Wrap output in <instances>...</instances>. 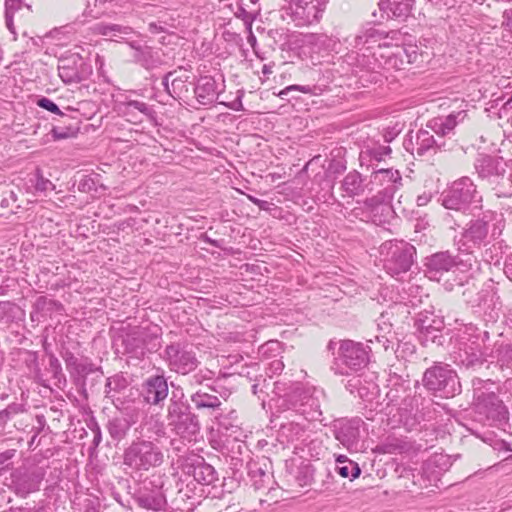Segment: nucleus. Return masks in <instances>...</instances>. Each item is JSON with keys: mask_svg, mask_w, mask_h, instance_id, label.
<instances>
[{"mask_svg": "<svg viewBox=\"0 0 512 512\" xmlns=\"http://www.w3.org/2000/svg\"><path fill=\"white\" fill-rule=\"evenodd\" d=\"M13 18H14V14H11V13H5V23H6V27L8 28V30L16 35V31H15V27H14V22H13Z\"/></svg>", "mask_w": 512, "mask_h": 512, "instance_id": "46", "label": "nucleus"}, {"mask_svg": "<svg viewBox=\"0 0 512 512\" xmlns=\"http://www.w3.org/2000/svg\"><path fill=\"white\" fill-rule=\"evenodd\" d=\"M376 339L378 342L382 343V346L385 350H387L389 348L390 340L386 336H384V335H382L381 337L377 336Z\"/></svg>", "mask_w": 512, "mask_h": 512, "instance_id": "51", "label": "nucleus"}, {"mask_svg": "<svg viewBox=\"0 0 512 512\" xmlns=\"http://www.w3.org/2000/svg\"><path fill=\"white\" fill-rule=\"evenodd\" d=\"M475 169L481 178H490L502 175L505 172V163L502 159L481 155L476 159Z\"/></svg>", "mask_w": 512, "mask_h": 512, "instance_id": "22", "label": "nucleus"}, {"mask_svg": "<svg viewBox=\"0 0 512 512\" xmlns=\"http://www.w3.org/2000/svg\"><path fill=\"white\" fill-rule=\"evenodd\" d=\"M195 94L201 104L212 102L217 95V84L211 76L201 77L195 87Z\"/></svg>", "mask_w": 512, "mask_h": 512, "instance_id": "23", "label": "nucleus"}, {"mask_svg": "<svg viewBox=\"0 0 512 512\" xmlns=\"http://www.w3.org/2000/svg\"><path fill=\"white\" fill-rule=\"evenodd\" d=\"M379 253L387 273L399 276L411 268L416 250L407 242L393 240L382 243Z\"/></svg>", "mask_w": 512, "mask_h": 512, "instance_id": "1", "label": "nucleus"}, {"mask_svg": "<svg viewBox=\"0 0 512 512\" xmlns=\"http://www.w3.org/2000/svg\"><path fill=\"white\" fill-rule=\"evenodd\" d=\"M253 41H255V37H254V36H251V37H250V42H253Z\"/></svg>", "mask_w": 512, "mask_h": 512, "instance_id": "60", "label": "nucleus"}, {"mask_svg": "<svg viewBox=\"0 0 512 512\" xmlns=\"http://www.w3.org/2000/svg\"><path fill=\"white\" fill-rule=\"evenodd\" d=\"M145 402L158 405L168 396V384L164 376L155 375L147 378L142 385Z\"/></svg>", "mask_w": 512, "mask_h": 512, "instance_id": "17", "label": "nucleus"}, {"mask_svg": "<svg viewBox=\"0 0 512 512\" xmlns=\"http://www.w3.org/2000/svg\"><path fill=\"white\" fill-rule=\"evenodd\" d=\"M430 199H431V196L429 194L419 195L417 197V205L424 206L430 201Z\"/></svg>", "mask_w": 512, "mask_h": 512, "instance_id": "50", "label": "nucleus"}, {"mask_svg": "<svg viewBox=\"0 0 512 512\" xmlns=\"http://www.w3.org/2000/svg\"><path fill=\"white\" fill-rule=\"evenodd\" d=\"M20 7V0H5V13L14 14Z\"/></svg>", "mask_w": 512, "mask_h": 512, "instance_id": "44", "label": "nucleus"}, {"mask_svg": "<svg viewBox=\"0 0 512 512\" xmlns=\"http://www.w3.org/2000/svg\"><path fill=\"white\" fill-rule=\"evenodd\" d=\"M259 0H250L251 3L256 4Z\"/></svg>", "mask_w": 512, "mask_h": 512, "instance_id": "59", "label": "nucleus"}, {"mask_svg": "<svg viewBox=\"0 0 512 512\" xmlns=\"http://www.w3.org/2000/svg\"><path fill=\"white\" fill-rule=\"evenodd\" d=\"M380 10L384 11L388 18L406 17L411 10L409 0H381L379 2Z\"/></svg>", "mask_w": 512, "mask_h": 512, "instance_id": "27", "label": "nucleus"}, {"mask_svg": "<svg viewBox=\"0 0 512 512\" xmlns=\"http://www.w3.org/2000/svg\"><path fill=\"white\" fill-rule=\"evenodd\" d=\"M35 189L40 192L54 190L55 185L48 179L44 178L40 173L36 174Z\"/></svg>", "mask_w": 512, "mask_h": 512, "instance_id": "38", "label": "nucleus"}, {"mask_svg": "<svg viewBox=\"0 0 512 512\" xmlns=\"http://www.w3.org/2000/svg\"><path fill=\"white\" fill-rule=\"evenodd\" d=\"M137 504L151 511H160L166 506V498L159 485H153L151 482L144 483L136 496Z\"/></svg>", "mask_w": 512, "mask_h": 512, "instance_id": "15", "label": "nucleus"}, {"mask_svg": "<svg viewBox=\"0 0 512 512\" xmlns=\"http://www.w3.org/2000/svg\"><path fill=\"white\" fill-rule=\"evenodd\" d=\"M466 116L467 114L463 110L453 112L444 118L431 120L429 127L436 135L444 137L452 133L454 128L465 120Z\"/></svg>", "mask_w": 512, "mask_h": 512, "instance_id": "21", "label": "nucleus"}, {"mask_svg": "<svg viewBox=\"0 0 512 512\" xmlns=\"http://www.w3.org/2000/svg\"><path fill=\"white\" fill-rule=\"evenodd\" d=\"M194 478L203 485H210L217 480V474L211 465L200 464L194 468Z\"/></svg>", "mask_w": 512, "mask_h": 512, "instance_id": "34", "label": "nucleus"}, {"mask_svg": "<svg viewBox=\"0 0 512 512\" xmlns=\"http://www.w3.org/2000/svg\"><path fill=\"white\" fill-rule=\"evenodd\" d=\"M253 41H255V37H254V36H251V37H250V42H253Z\"/></svg>", "mask_w": 512, "mask_h": 512, "instance_id": "61", "label": "nucleus"}, {"mask_svg": "<svg viewBox=\"0 0 512 512\" xmlns=\"http://www.w3.org/2000/svg\"><path fill=\"white\" fill-rule=\"evenodd\" d=\"M279 343L277 341H271V342H268L267 344H265L264 346H262V349H272L273 346H278Z\"/></svg>", "mask_w": 512, "mask_h": 512, "instance_id": "54", "label": "nucleus"}, {"mask_svg": "<svg viewBox=\"0 0 512 512\" xmlns=\"http://www.w3.org/2000/svg\"><path fill=\"white\" fill-rule=\"evenodd\" d=\"M305 432V426L299 422L290 421L283 423L279 429V436L287 442H293L300 439Z\"/></svg>", "mask_w": 512, "mask_h": 512, "instance_id": "29", "label": "nucleus"}, {"mask_svg": "<svg viewBox=\"0 0 512 512\" xmlns=\"http://www.w3.org/2000/svg\"><path fill=\"white\" fill-rule=\"evenodd\" d=\"M306 43H310V44H317V43H322L325 41V36L323 35H316V34H310V35H306L305 36V40H304Z\"/></svg>", "mask_w": 512, "mask_h": 512, "instance_id": "45", "label": "nucleus"}, {"mask_svg": "<svg viewBox=\"0 0 512 512\" xmlns=\"http://www.w3.org/2000/svg\"><path fill=\"white\" fill-rule=\"evenodd\" d=\"M163 462V453L150 441L132 443L125 451L124 464L133 470L148 471Z\"/></svg>", "mask_w": 512, "mask_h": 512, "instance_id": "3", "label": "nucleus"}, {"mask_svg": "<svg viewBox=\"0 0 512 512\" xmlns=\"http://www.w3.org/2000/svg\"><path fill=\"white\" fill-rule=\"evenodd\" d=\"M95 31L103 36L110 38H123L131 33V29L127 26H121L118 24H97Z\"/></svg>", "mask_w": 512, "mask_h": 512, "instance_id": "31", "label": "nucleus"}, {"mask_svg": "<svg viewBox=\"0 0 512 512\" xmlns=\"http://www.w3.org/2000/svg\"><path fill=\"white\" fill-rule=\"evenodd\" d=\"M37 105L47 111H50L57 115H63L62 111L59 109V107L49 98L42 97L37 101Z\"/></svg>", "mask_w": 512, "mask_h": 512, "instance_id": "39", "label": "nucleus"}, {"mask_svg": "<svg viewBox=\"0 0 512 512\" xmlns=\"http://www.w3.org/2000/svg\"><path fill=\"white\" fill-rule=\"evenodd\" d=\"M168 424L173 426L177 434L183 438H190L199 430L196 416L191 414L189 407L180 401H173L168 406Z\"/></svg>", "mask_w": 512, "mask_h": 512, "instance_id": "6", "label": "nucleus"}, {"mask_svg": "<svg viewBox=\"0 0 512 512\" xmlns=\"http://www.w3.org/2000/svg\"><path fill=\"white\" fill-rule=\"evenodd\" d=\"M257 15V11H246L244 8L240 7L236 12V16L241 18L246 24L250 25L255 20Z\"/></svg>", "mask_w": 512, "mask_h": 512, "instance_id": "41", "label": "nucleus"}, {"mask_svg": "<svg viewBox=\"0 0 512 512\" xmlns=\"http://www.w3.org/2000/svg\"><path fill=\"white\" fill-rule=\"evenodd\" d=\"M504 272L507 275V277L512 280V254L508 257L505 266H504Z\"/></svg>", "mask_w": 512, "mask_h": 512, "instance_id": "49", "label": "nucleus"}, {"mask_svg": "<svg viewBox=\"0 0 512 512\" xmlns=\"http://www.w3.org/2000/svg\"><path fill=\"white\" fill-rule=\"evenodd\" d=\"M284 369V363L280 359H275L269 363L268 372L270 376L279 374Z\"/></svg>", "mask_w": 512, "mask_h": 512, "instance_id": "42", "label": "nucleus"}, {"mask_svg": "<svg viewBox=\"0 0 512 512\" xmlns=\"http://www.w3.org/2000/svg\"><path fill=\"white\" fill-rule=\"evenodd\" d=\"M188 78L189 77L186 74L177 76L176 71L169 72L163 79V85L169 95L173 98H180L182 94L188 91L186 84Z\"/></svg>", "mask_w": 512, "mask_h": 512, "instance_id": "24", "label": "nucleus"}, {"mask_svg": "<svg viewBox=\"0 0 512 512\" xmlns=\"http://www.w3.org/2000/svg\"><path fill=\"white\" fill-rule=\"evenodd\" d=\"M512 102V96L507 100V102L504 104V106L509 105Z\"/></svg>", "mask_w": 512, "mask_h": 512, "instance_id": "56", "label": "nucleus"}, {"mask_svg": "<svg viewBox=\"0 0 512 512\" xmlns=\"http://www.w3.org/2000/svg\"><path fill=\"white\" fill-rule=\"evenodd\" d=\"M358 210H359L358 208H355V209L353 210V212H354L355 216H358V215H359V214H358Z\"/></svg>", "mask_w": 512, "mask_h": 512, "instance_id": "57", "label": "nucleus"}, {"mask_svg": "<svg viewBox=\"0 0 512 512\" xmlns=\"http://www.w3.org/2000/svg\"><path fill=\"white\" fill-rule=\"evenodd\" d=\"M336 462V470L343 478H350L352 480L359 476L361 470L358 464L349 460L346 456H338Z\"/></svg>", "mask_w": 512, "mask_h": 512, "instance_id": "30", "label": "nucleus"}, {"mask_svg": "<svg viewBox=\"0 0 512 512\" xmlns=\"http://www.w3.org/2000/svg\"><path fill=\"white\" fill-rule=\"evenodd\" d=\"M502 25L512 34V10L504 11Z\"/></svg>", "mask_w": 512, "mask_h": 512, "instance_id": "43", "label": "nucleus"}, {"mask_svg": "<svg viewBox=\"0 0 512 512\" xmlns=\"http://www.w3.org/2000/svg\"><path fill=\"white\" fill-rule=\"evenodd\" d=\"M295 393L299 399L292 403L296 411L308 421L320 420L322 412L318 396L311 394L309 391L296 389Z\"/></svg>", "mask_w": 512, "mask_h": 512, "instance_id": "16", "label": "nucleus"}, {"mask_svg": "<svg viewBox=\"0 0 512 512\" xmlns=\"http://www.w3.org/2000/svg\"><path fill=\"white\" fill-rule=\"evenodd\" d=\"M119 112L122 116L134 124L142 123L145 120L155 121L154 109L143 101L126 100L119 103Z\"/></svg>", "mask_w": 512, "mask_h": 512, "instance_id": "14", "label": "nucleus"}, {"mask_svg": "<svg viewBox=\"0 0 512 512\" xmlns=\"http://www.w3.org/2000/svg\"><path fill=\"white\" fill-rule=\"evenodd\" d=\"M342 189L348 196L358 195L362 191V178L360 173L349 172L342 181Z\"/></svg>", "mask_w": 512, "mask_h": 512, "instance_id": "33", "label": "nucleus"}, {"mask_svg": "<svg viewBox=\"0 0 512 512\" xmlns=\"http://www.w3.org/2000/svg\"><path fill=\"white\" fill-rule=\"evenodd\" d=\"M383 197L375 196L365 200L364 209L366 210V221H371L376 225L388 222L392 216V207L385 202Z\"/></svg>", "mask_w": 512, "mask_h": 512, "instance_id": "18", "label": "nucleus"}, {"mask_svg": "<svg viewBox=\"0 0 512 512\" xmlns=\"http://www.w3.org/2000/svg\"><path fill=\"white\" fill-rule=\"evenodd\" d=\"M425 266L428 277L439 280L444 273L456 266V260L448 252H439L428 257Z\"/></svg>", "mask_w": 512, "mask_h": 512, "instance_id": "19", "label": "nucleus"}, {"mask_svg": "<svg viewBox=\"0 0 512 512\" xmlns=\"http://www.w3.org/2000/svg\"><path fill=\"white\" fill-rule=\"evenodd\" d=\"M362 424L363 421L360 418L336 421L334 424L335 438L349 451L358 450Z\"/></svg>", "mask_w": 512, "mask_h": 512, "instance_id": "10", "label": "nucleus"}, {"mask_svg": "<svg viewBox=\"0 0 512 512\" xmlns=\"http://www.w3.org/2000/svg\"><path fill=\"white\" fill-rule=\"evenodd\" d=\"M54 139H67L75 135V129L72 127H53L51 130Z\"/></svg>", "mask_w": 512, "mask_h": 512, "instance_id": "35", "label": "nucleus"}, {"mask_svg": "<svg viewBox=\"0 0 512 512\" xmlns=\"http://www.w3.org/2000/svg\"><path fill=\"white\" fill-rule=\"evenodd\" d=\"M275 390L278 394H280L283 390H282V387H281V384L279 382H276L275 383Z\"/></svg>", "mask_w": 512, "mask_h": 512, "instance_id": "55", "label": "nucleus"}, {"mask_svg": "<svg viewBox=\"0 0 512 512\" xmlns=\"http://www.w3.org/2000/svg\"><path fill=\"white\" fill-rule=\"evenodd\" d=\"M14 454V451H6L4 453L0 454L1 462L7 461L10 459Z\"/></svg>", "mask_w": 512, "mask_h": 512, "instance_id": "52", "label": "nucleus"}, {"mask_svg": "<svg viewBox=\"0 0 512 512\" xmlns=\"http://www.w3.org/2000/svg\"><path fill=\"white\" fill-rule=\"evenodd\" d=\"M488 234L487 222L482 219L472 221L463 232V238L473 246H479L486 239Z\"/></svg>", "mask_w": 512, "mask_h": 512, "instance_id": "25", "label": "nucleus"}, {"mask_svg": "<svg viewBox=\"0 0 512 512\" xmlns=\"http://www.w3.org/2000/svg\"><path fill=\"white\" fill-rule=\"evenodd\" d=\"M94 441L98 443L100 441V436L95 437Z\"/></svg>", "mask_w": 512, "mask_h": 512, "instance_id": "58", "label": "nucleus"}, {"mask_svg": "<svg viewBox=\"0 0 512 512\" xmlns=\"http://www.w3.org/2000/svg\"><path fill=\"white\" fill-rule=\"evenodd\" d=\"M387 315H388L387 312L381 314L380 319H379L380 322L378 323V326L380 327L381 330L385 331L386 333H390L391 324L386 323Z\"/></svg>", "mask_w": 512, "mask_h": 512, "instance_id": "47", "label": "nucleus"}, {"mask_svg": "<svg viewBox=\"0 0 512 512\" xmlns=\"http://www.w3.org/2000/svg\"><path fill=\"white\" fill-rule=\"evenodd\" d=\"M481 197L476 191L472 180L468 177L453 182L451 187L442 194V205L446 209L464 210L471 204L479 203Z\"/></svg>", "mask_w": 512, "mask_h": 512, "instance_id": "4", "label": "nucleus"}, {"mask_svg": "<svg viewBox=\"0 0 512 512\" xmlns=\"http://www.w3.org/2000/svg\"><path fill=\"white\" fill-rule=\"evenodd\" d=\"M452 463L450 457L445 454H434L427 459L421 470V486H437L441 476L450 469Z\"/></svg>", "mask_w": 512, "mask_h": 512, "instance_id": "11", "label": "nucleus"}, {"mask_svg": "<svg viewBox=\"0 0 512 512\" xmlns=\"http://www.w3.org/2000/svg\"><path fill=\"white\" fill-rule=\"evenodd\" d=\"M386 39V35L375 28H369L361 32L355 37V47L362 49H371L377 44L378 47L386 46L387 43H382V40Z\"/></svg>", "mask_w": 512, "mask_h": 512, "instance_id": "26", "label": "nucleus"}, {"mask_svg": "<svg viewBox=\"0 0 512 512\" xmlns=\"http://www.w3.org/2000/svg\"><path fill=\"white\" fill-rule=\"evenodd\" d=\"M339 357L343 365L351 371H357L368 363V352L363 344L352 340H343L339 347Z\"/></svg>", "mask_w": 512, "mask_h": 512, "instance_id": "12", "label": "nucleus"}, {"mask_svg": "<svg viewBox=\"0 0 512 512\" xmlns=\"http://www.w3.org/2000/svg\"><path fill=\"white\" fill-rule=\"evenodd\" d=\"M248 199H249L252 203H254V204L258 205L259 207H262V205H263V204H265V202H264V201H262V200H260V199H258V198H256V197H254V196H251V195H248Z\"/></svg>", "mask_w": 512, "mask_h": 512, "instance_id": "53", "label": "nucleus"}, {"mask_svg": "<svg viewBox=\"0 0 512 512\" xmlns=\"http://www.w3.org/2000/svg\"><path fill=\"white\" fill-rule=\"evenodd\" d=\"M191 401L197 409H219L222 402L216 395L198 391L191 396Z\"/></svg>", "mask_w": 512, "mask_h": 512, "instance_id": "28", "label": "nucleus"}, {"mask_svg": "<svg viewBox=\"0 0 512 512\" xmlns=\"http://www.w3.org/2000/svg\"><path fill=\"white\" fill-rule=\"evenodd\" d=\"M482 380H473L474 400L476 409L480 414L492 421H502L506 418V408L502 401L493 392H485L480 387Z\"/></svg>", "mask_w": 512, "mask_h": 512, "instance_id": "7", "label": "nucleus"}, {"mask_svg": "<svg viewBox=\"0 0 512 512\" xmlns=\"http://www.w3.org/2000/svg\"><path fill=\"white\" fill-rule=\"evenodd\" d=\"M286 12L297 26H307L319 21L327 0H286Z\"/></svg>", "mask_w": 512, "mask_h": 512, "instance_id": "5", "label": "nucleus"}, {"mask_svg": "<svg viewBox=\"0 0 512 512\" xmlns=\"http://www.w3.org/2000/svg\"><path fill=\"white\" fill-rule=\"evenodd\" d=\"M43 478L44 472L40 468L19 474L14 480L17 493L25 496L31 492L37 491Z\"/></svg>", "mask_w": 512, "mask_h": 512, "instance_id": "20", "label": "nucleus"}, {"mask_svg": "<svg viewBox=\"0 0 512 512\" xmlns=\"http://www.w3.org/2000/svg\"><path fill=\"white\" fill-rule=\"evenodd\" d=\"M163 358L171 371L182 375L190 373L198 366L195 354L188 350L186 345L180 343L168 345L164 350Z\"/></svg>", "mask_w": 512, "mask_h": 512, "instance_id": "8", "label": "nucleus"}, {"mask_svg": "<svg viewBox=\"0 0 512 512\" xmlns=\"http://www.w3.org/2000/svg\"><path fill=\"white\" fill-rule=\"evenodd\" d=\"M423 384L429 391L444 398L453 397L461 391L458 376L448 365L438 364L427 369Z\"/></svg>", "mask_w": 512, "mask_h": 512, "instance_id": "2", "label": "nucleus"}, {"mask_svg": "<svg viewBox=\"0 0 512 512\" xmlns=\"http://www.w3.org/2000/svg\"><path fill=\"white\" fill-rule=\"evenodd\" d=\"M58 73L66 84L79 83L89 78L92 68L79 54H72L59 60Z\"/></svg>", "mask_w": 512, "mask_h": 512, "instance_id": "9", "label": "nucleus"}, {"mask_svg": "<svg viewBox=\"0 0 512 512\" xmlns=\"http://www.w3.org/2000/svg\"><path fill=\"white\" fill-rule=\"evenodd\" d=\"M401 175L398 170L389 169H378L371 174L370 184L373 190L377 187H382L379 194L382 195L383 199H391L401 185Z\"/></svg>", "mask_w": 512, "mask_h": 512, "instance_id": "13", "label": "nucleus"}, {"mask_svg": "<svg viewBox=\"0 0 512 512\" xmlns=\"http://www.w3.org/2000/svg\"><path fill=\"white\" fill-rule=\"evenodd\" d=\"M400 422L403 423V425L405 427H407L408 429H411L415 423H416V420L414 418H411L409 416H404V415H400Z\"/></svg>", "mask_w": 512, "mask_h": 512, "instance_id": "48", "label": "nucleus"}, {"mask_svg": "<svg viewBox=\"0 0 512 512\" xmlns=\"http://www.w3.org/2000/svg\"><path fill=\"white\" fill-rule=\"evenodd\" d=\"M435 146H439L434 139L433 135H431L426 130H420L416 134V143L413 149L417 155L422 156L427 153L430 149H434Z\"/></svg>", "mask_w": 512, "mask_h": 512, "instance_id": "32", "label": "nucleus"}, {"mask_svg": "<svg viewBox=\"0 0 512 512\" xmlns=\"http://www.w3.org/2000/svg\"><path fill=\"white\" fill-rule=\"evenodd\" d=\"M291 91H299V92H302L305 94H310V93H312V87H310L308 85H306V86L291 85V86H288V87L284 88L283 90H281L279 92V96L282 99H285Z\"/></svg>", "mask_w": 512, "mask_h": 512, "instance_id": "40", "label": "nucleus"}, {"mask_svg": "<svg viewBox=\"0 0 512 512\" xmlns=\"http://www.w3.org/2000/svg\"><path fill=\"white\" fill-rule=\"evenodd\" d=\"M141 58L138 60L142 63L144 67L147 69L153 68L157 65L158 61L153 59L152 50L148 47L144 48L140 51Z\"/></svg>", "mask_w": 512, "mask_h": 512, "instance_id": "36", "label": "nucleus"}, {"mask_svg": "<svg viewBox=\"0 0 512 512\" xmlns=\"http://www.w3.org/2000/svg\"><path fill=\"white\" fill-rule=\"evenodd\" d=\"M471 351L465 350L466 358L462 359V362L465 363L467 366H474L476 364L482 363L481 362V353L479 349L476 348H470Z\"/></svg>", "mask_w": 512, "mask_h": 512, "instance_id": "37", "label": "nucleus"}]
</instances>
